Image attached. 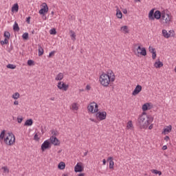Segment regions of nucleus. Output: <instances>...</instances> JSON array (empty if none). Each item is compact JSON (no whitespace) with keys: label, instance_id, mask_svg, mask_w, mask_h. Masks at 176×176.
I'll list each match as a JSON object with an SVG mask.
<instances>
[{"label":"nucleus","instance_id":"obj_1","mask_svg":"<svg viewBox=\"0 0 176 176\" xmlns=\"http://www.w3.org/2000/svg\"><path fill=\"white\" fill-rule=\"evenodd\" d=\"M148 17L151 21H153L155 19L156 20H160L161 24L165 26L170 25L173 21V15H171V13L166 10L161 12L159 10H156L155 12V9H152L148 12Z\"/></svg>","mask_w":176,"mask_h":176},{"label":"nucleus","instance_id":"obj_2","mask_svg":"<svg viewBox=\"0 0 176 176\" xmlns=\"http://www.w3.org/2000/svg\"><path fill=\"white\" fill-rule=\"evenodd\" d=\"M116 80V75L111 69L102 72L99 76V83L102 87H109L115 83Z\"/></svg>","mask_w":176,"mask_h":176},{"label":"nucleus","instance_id":"obj_3","mask_svg":"<svg viewBox=\"0 0 176 176\" xmlns=\"http://www.w3.org/2000/svg\"><path fill=\"white\" fill-rule=\"evenodd\" d=\"M153 117L148 116L146 112H142L138 118V124L142 130H152L153 129Z\"/></svg>","mask_w":176,"mask_h":176},{"label":"nucleus","instance_id":"obj_4","mask_svg":"<svg viewBox=\"0 0 176 176\" xmlns=\"http://www.w3.org/2000/svg\"><path fill=\"white\" fill-rule=\"evenodd\" d=\"M0 140L3 141L8 146H12L16 144V136L12 132L6 133V131L3 130L0 133Z\"/></svg>","mask_w":176,"mask_h":176},{"label":"nucleus","instance_id":"obj_5","mask_svg":"<svg viewBox=\"0 0 176 176\" xmlns=\"http://www.w3.org/2000/svg\"><path fill=\"white\" fill-rule=\"evenodd\" d=\"M133 52L137 57L146 56V48L144 47L141 44H135L133 45Z\"/></svg>","mask_w":176,"mask_h":176},{"label":"nucleus","instance_id":"obj_6","mask_svg":"<svg viewBox=\"0 0 176 176\" xmlns=\"http://www.w3.org/2000/svg\"><path fill=\"white\" fill-rule=\"evenodd\" d=\"M98 104L93 101L89 103L87 105V109L89 113H96L100 111Z\"/></svg>","mask_w":176,"mask_h":176},{"label":"nucleus","instance_id":"obj_7","mask_svg":"<svg viewBox=\"0 0 176 176\" xmlns=\"http://www.w3.org/2000/svg\"><path fill=\"white\" fill-rule=\"evenodd\" d=\"M107 111L99 110L96 113V118L99 122H102V120H105V119H107Z\"/></svg>","mask_w":176,"mask_h":176},{"label":"nucleus","instance_id":"obj_8","mask_svg":"<svg viewBox=\"0 0 176 176\" xmlns=\"http://www.w3.org/2000/svg\"><path fill=\"white\" fill-rule=\"evenodd\" d=\"M56 86L58 90L62 91H67L68 89H69V85L63 81H58Z\"/></svg>","mask_w":176,"mask_h":176},{"label":"nucleus","instance_id":"obj_9","mask_svg":"<svg viewBox=\"0 0 176 176\" xmlns=\"http://www.w3.org/2000/svg\"><path fill=\"white\" fill-rule=\"evenodd\" d=\"M50 148H52V143L50 140H45L41 146L42 152H45V151H47V149H50Z\"/></svg>","mask_w":176,"mask_h":176},{"label":"nucleus","instance_id":"obj_10","mask_svg":"<svg viewBox=\"0 0 176 176\" xmlns=\"http://www.w3.org/2000/svg\"><path fill=\"white\" fill-rule=\"evenodd\" d=\"M41 10L38 11L39 14H43V16H45L47 12H49V6H47V4L46 3H43L41 5Z\"/></svg>","mask_w":176,"mask_h":176},{"label":"nucleus","instance_id":"obj_11","mask_svg":"<svg viewBox=\"0 0 176 176\" xmlns=\"http://www.w3.org/2000/svg\"><path fill=\"white\" fill-rule=\"evenodd\" d=\"M151 109H153V103L152 102H146L142 106V110L143 112L151 111Z\"/></svg>","mask_w":176,"mask_h":176},{"label":"nucleus","instance_id":"obj_12","mask_svg":"<svg viewBox=\"0 0 176 176\" xmlns=\"http://www.w3.org/2000/svg\"><path fill=\"white\" fill-rule=\"evenodd\" d=\"M74 171L75 173H82V171H85V166H83V163L78 162L74 166Z\"/></svg>","mask_w":176,"mask_h":176},{"label":"nucleus","instance_id":"obj_13","mask_svg":"<svg viewBox=\"0 0 176 176\" xmlns=\"http://www.w3.org/2000/svg\"><path fill=\"white\" fill-rule=\"evenodd\" d=\"M162 34L164 38L168 39V38H171V36H174V30H169L167 32L166 30H162Z\"/></svg>","mask_w":176,"mask_h":176},{"label":"nucleus","instance_id":"obj_14","mask_svg":"<svg viewBox=\"0 0 176 176\" xmlns=\"http://www.w3.org/2000/svg\"><path fill=\"white\" fill-rule=\"evenodd\" d=\"M171 131H173V126H171V124H169L164 127L162 134H164V135H167V134H170Z\"/></svg>","mask_w":176,"mask_h":176},{"label":"nucleus","instance_id":"obj_15","mask_svg":"<svg viewBox=\"0 0 176 176\" xmlns=\"http://www.w3.org/2000/svg\"><path fill=\"white\" fill-rule=\"evenodd\" d=\"M49 140L51 144H52L54 146H58L60 144V140L55 136H51Z\"/></svg>","mask_w":176,"mask_h":176},{"label":"nucleus","instance_id":"obj_16","mask_svg":"<svg viewBox=\"0 0 176 176\" xmlns=\"http://www.w3.org/2000/svg\"><path fill=\"white\" fill-rule=\"evenodd\" d=\"M140 91H142V86L138 85L133 91L132 96L135 97V96H138V94H140Z\"/></svg>","mask_w":176,"mask_h":176},{"label":"nucleus","instance_id":"obj_17","mask_svg":"<svg viewBox=\"0 0 176 176\" xmlns=\"http://www.w3.org/2000/svg\"><path fill=\"white\" fill-rule=\"evenodd\" d=\"M120 32L121 34L126 35L127 34H130V28L128 25H122L120 28Z\"/></svg>","mask_w":176,"mask_h":176},{"label":"nucleus","instance_id":"obj_18","mask_svg":"<svg viewBox=\"0 0 176 176\" xmlns=\"http://www.w3.org/2000/svg\"><path fill=\"white\" fill-rule=\"evenodd\" d=\"M125 129L127 131H133L134 130V123L131 120H129L126 122Z\"/></svg>","mask_w":176,"mask_h":176},{"label":"nucleus","instance_id":"obj_19","mask_svg":"<svg viewBox=\"0 0 176 176\" xmlns=\"http://www.w3.org/2000/svg\"><path fill=\"white\" fill-rule=\"evenodd\" d=\"M70 109H71V111H73V112L78 111L79 110V104H78V102H73L70 105Z\"/></svg>","mask_w":176,"mask_h":176},{"label":"nucleus","instance_id":"obj_20","mask_svg":"<svg viewBox=\"0 0 176 176\" xmlns=\"http://www.w3.org/2000/svg\"><path fill=\"white\" fill-rule=\"evenodd\" d=\"M1 171L3 173V175H6L7 174H9V173H10V169H9V167H8V166H4L1 168Z\"/></svg>","mask_w":176,"mask_h":176},{"label":"nucleus","instance_id":"obj_21","mask_svg":"<svg viewBox=\"0 0 176 176\" xmlns=\"http://www.w3.org/2000/svg\"><path fill=\"white\" fill-rule=\"evenodd\" d=\"M63 79H64V73L60 72L55 76L56 82H61Z\"/></svg>","mask_w":176,"mask_h":176},{"label":"nucleus","instance_id":"obj_22","mask_svg":"<svg viewBox=\"0 0 176 176\" xmlns=\"http://www.w3.org/2000/svg\"><path fill=\"white\" fill-rule=\"evenodd\" d=\"M164 64L163 62L160 61V60H157L154 64H153V67H155V68H162V67H163Z\"/></svg>","mask_w":176,"mask_h":176},{"label":"nucleus","instance_id":"obj_23","mask_svg":"<svg viewBox=\"0 0 176 176\" xmlns=\"http://www.w3.org/2000/svg\"><path fill=\"white\" fill-rule=\"evenodd\" d=\"M11 12L12 13H17L19 12V3H16L12 6Z\"/></svg>","mask_w":176,"mask_h":176},{"label":"nucleus","instance_id":"obj_24","mask_svg":"<svg viewBox=\"0 0 176 176\" xmlns=\"http://www.w3.org/2000/svg\"><path fill=\"white\" fill-rule=\"evenodd\" d=\"M116 16L118 19H123V14L122 13V11L118 8L116 10Z\"/></svg>","mask_w":176,"mask_h":176},{"label":"nucleus","instance_id":"obj_25","mask_svg":"<svg viewBox=\"0 0 176 176\" xmlns=\"http://www.w3.org/2000/svg\"><path fill=\"white\" fill-rule=\"evenodd\" d=\"M69 34L72 41H73V42H75V41H76V33H75L74 30H69Z\"/></svg>","mask_w":176,"mask_h":176},{"label":"nucleus","instance_id":"obj_26","mask_svg":"<svg viewBox=\"0 0 176 176\" xmlns=\"http://www.w3.org/2000/svg\"><path fill=\"white\" fill-rule=\"evenodd\" d=\"M58 170H65V162H60L58 164Z\"/></svg>","mask_w":176,"mask_h":176},{"label":"nucleus","instance_id":"obj_27","mask_svg":"<svg viewBox=\"0 0 176 176\" xmlns=\"http://www.w3.org/2000/svg\"><path fill=\"white\" fill-rule=\"evenodd\" d=\"M34 124L32 119H28L25 122L24 126H31Z\"/></svg>","mask_w":176,"mask_h":176},{"label":"nucleus","instance_id":"obj_28","mask_svg":"<svg viewBox=\"0 0 176 176\" xmlns=\"http://www.w3.org/2000/svg\"><path fill=\"white\" fill-rule=\"evenodd\" d=\"M12 98H13V100H19V98H20V94L19 92L14 93L12 96Z\"/></svg>","mask_w":176,"mask_h":176},{"label":"nucleus","instance_id":"obj_29","mask_svg":"<svg viewBox=\"0 0 176 176\" xmlns=\"http://www.w3.org/2000/svg\"><path fill=\"white\" fill-rule=\"evenodd\" d=\"M13 30L14 31H20V28H19V24L17 22H14V24L13 25Z\"/></svg>","mask_w":176,"mask_h":176},{"label":"nucleus","instance_id":"obj_30","mask_svg":"<svg viewBox=\"0 0 176 176\" xmlns=\"http://www.w3.org/2000/svg\"><path fill=\"white\" fill-rule=\"evenodd\" d=\"M151 173H153V174H155L156 175H162V171L157 170L156 169L151 170Z\"/></svg>","mask_w":176,"mask_h":176},{"label":"nucleus","instance_id":"obj_31","mask_svg":"<svg viewBox=\"0 0 176 176\" xmlns=\"http://www.w3.org/2000/svg\"><path fill=\"white\" fill-rule=\"evenodd\" d=\"M4 37H5V39H6L7 41H9V39L10 38V33L9 32H5Z\"/></svg>","mask_w":176,"mask_h":176},{"label":"nucleus","instance_id":"obj_32","mask_svg":"<svg viewBox=\"0 0 176 176\" xmlns=\"http://www.w3.org/2000/svg\"><path fill=\"white\" fill-rule=\"evenodd\" d=\"M109 168H110V170H114L115 162L113 161H109Z\"/></svg>","mask_w":176,"mask_h":176},{"label":"nucleus","instance_id":"obj_33","mask_svg":"<svg viewBox=\"0 0 176 176\" xmlns=\"http://www.w3.org/2000/svg\"><path fill=\"white\" fill-rule=\"evenodd\" d=\"M6 67L8 68L9 69H16V65L8 64L7 65Z\"/></svg>","mask_w":176,"mask_h":176},{"label":"nucleus","instance_id":"obj_34","mask_svg":"<svg viewBox=\"0 0 176 176\" xmlns=\"http://www.w3.org/2000/svg\"><path fill=\"white\" fill-rule=\"evenodd\" d=\"M148 51L151 53V54L153 53H156V50L155 48H153V47H152V46L148 47Z\"/></svg>","mask_w":176,"mask_h":176},{"label":"nucleus","instance_id":"obj_35","mask_svg":"<svg viewBox=\"0 0 176 176\" xmlns=\"http://www.w3.org/2000/svg\"><path fill=\"white\" fill-rule=\"evenodd\" d=\"M43 48L42 47H38V56H43Z\"/></svg>","mask_w":176,"mask_h":176},{"label":"nucleus","instance_id":"obj_36","mask_svg":"<svg viewBox=\"0 0 176 176\" xmlns=\"http://www.w3.org/2000/svg\"><path fill=\"white\" fill-rule=\"evenodd\" d=\"M50 35H56V34H57V32L56 31L55 28H53L50 30Z\"/></svg>","mask_w":176,"mask_h":176},{"label":"nucleus","instance_id":"obj_37","mask_svg":"<svg viewBox=\"0 0 176 176\" xmlns=\"http://www.w3.org/2000/svg\"><path fill=\"white\" fill-rule=\"evenodd\" d=\"M51 133L52 134V137H56V136L58 135V133L56 130L51 131Z\"/></svg>","mask_w":176,"mask_h":176},{"label":"nucleus","instance_id":"obj_38","mask_svg":"<svg viewBox=\"0 0 176 176\" xmlns=\"http://www.w3.org/2000/svg\"><path fill=\"white\" fill-rule=\"evenodd\" d=\"M22 38L23 39H25V41H27V39H28V33L25 32L22 35Z\"/></svg>","mask_w":176,"mask_h":176},{"label":"nucleus","instance_id":"obj_39","mask_svg":"<svg viewBox=\"0 0 176 176\" xmlns=\"http://www.w3.org/2000/svg\"><path fill=\"white\" fill-rule=\"evenodd\" d=\"M34 141H39L41 140V138H39V135L38 133H36L34 136Z\"/></svg>","mask_w":176,"mask_h":176},{"label":"nucleus","instance_id":"obj_40","mask_svg":"<svg viewBox=\"0 0 176 176\" xmlns=\"http://www.w3.org/2000/svg\"><path fill=\"white\" fill-rule=\"evenodd\" d=\"M9 43V40H7L6 38L4 39V41H1V45H8Z\"/></svg>","mask_w":176,"mask_h":176},{"label":"nucleus","instance_id":"obj_41","mask_svg":"<svg viewBox=\"0 0 176 176\" xmlns=\"http://www.w3.org/2000/svg\"><path fill=\"white\" fill-rule=\"evenodd\" d=\"M28 65H34V60H28Z\"/></svg>","mask_w":176,"mask_h":176},{"label":"nucleus","instance_id":"obj_42","mask_svg":"<svg viewBox=\"0 0 176 176\" xmlns=\"http://www.w3.org/2000/svg\"><path fill=\"white\" fill-rule=\"evenodd\" d=\"M16 120H17L18 123H22V122H23V118H22V117H18V118H16Z\"/></svg>","mask_w":176,"mask_h":176},{"label":"nucleus","instance_id":"obj_43","mask_svg":"<svg viewBox=\"0 0 176 176\" xmlns=\"http://www.w3.org/2000/svg\"><path fill=\"white\" fill-rule=\"evenodd\" d=\"M152 54V58L153 60H156V57H157V54H156V52H154Z\"/></svg>","mask_w":176,"mask_h":176},{"label":"nucleus","instance_id":"obj_44","mask_svg":"<svg viewBox=\"0 0 176 176\" xmlns=\"http://www.w3.org/2000/svg\"><path fill=\"white\" fill-rule=\"evenodd\" d=\"M91 89V86H90L89 85H87L85 87V90H87V91H89V90Z\"/></svg>","mask_w":176,"mask_h":176},{"label":"nucleus","instance_id":"obj_45","mask_svg":"<svg viewBox=\"0 0 176 176\" xmlns=\"http://www.w3.org/2000/svg\"><path fill=\"white\" fill-rule=\"evenodd\" d=\"M54 53H56V52H54V51L51 52L50 53V54H49V57H50H50H53V56H54Z\"/></svg>","mask_w":176,"mask_h":176},{"label":"nucleus","instance_id":"obj_46","mask_svg":"<svg viewBox=\"0 0 176 176\" xmlns=\"http://www.w3.org/2000/svg\"><path fill=\"white\" fill-rule=\"evenodd\" d=\"M122 11L124 14H127V8H124Z\"/></svg>","mask_w":176,"mask_h":176},{"label":"nucleus","instance_id":"obj_47","mask_svg":"<svg viewBox=\"0 0 176 176\" xmlns=\"http://www.w3.org/2000/svg\"><path fill=\"white\" fill-rule=\"evenodd\" d=\"M164 141H166V142H168V141H170V137H168V136H165V138H164Z\"/></svg>","mask_w":176,"mask_h":176},{"label":"nucleus","instance_id":"obj_48","mask_svg":"<svg viewBox=\"0 0 176 176\" xmlns=\"http://www.w3.org/2000/svg\"><path fill=\"white\" fill-rule=\"evenodd\" d=\"M107 162H113V157H109L107 158Z\"/></svg>","mask_w":176,"mask_h":176},{"label":"nucleus","instance_id":"obj_49","mask_svg":"<svg viewBox=\"0 0 176 176\" xmlns=\"http://www.w3.org/2000/svg\"><path fill=\"white\" fill-rule=\"evenodd\" d=\"M30 20H31V17H30V16H28V17L27 18V19H26V21H27L28 24H30Z\"/></svg>","mask_w":176,"mask_h":176},{"label":"nucleus","instance_id":"obj_50","mask_svg":"<svg viewBox=\"0 0 176 176\" xmlns=\"http://www.w3.org/2000/svg\"><path fill=\"white\" fill-rule=\"evenodd\" d=\"M166 149H167V146L166 145H164V146H162V150L163 151H166Z\"/></svg>","mask_w":176,"mask_h":176},{"label":"nucleus","instance_id":"obj_51","mask_svg":"<svg viewBox=\"0 0 176 176\" xmlns=\"http://www.w3.org/2000/svg\"><path fill=\"white\" fill-rule=\"evenodd\" d=\"M89 120H90L91 122H95V123H96V122H97V120H96L94 118H89Z\"/></svg>","mask_w":176,"mask_h":176},{"label":"nucleus","instance_id":"obj_52","mask_svg":"<svg viewBox=\"0 0 176 176\" xmlns=\"http://www.w3.org/2000/svg\"><path fill=\"white\" fill-rule=\"evenodd\" d=\"M14 105H19V101L18 100L14 101Z\"/></svg>","mask_w":176,"mask_h":176},{"label":"nucleus","instance_id":"obj_53","mask_svg":"<svg viewBox=\"0 0 176 176\" xmlns=\"http://www.w3.org/2000/svg\"><path fill=\"white\" fill-rule=\"evenodd\" d=\"M102 163H103V166H105V164H107V160L105 159H104L102 160Z\"/></svg>","mask_w":176,"mask_h":176},{"label":"nucleus","instance_id":"obj_54","mask_svg":"<svg viewBox=\"0 0 176 176\" xmlns=\"http://www.w3.org/2000/svg\"><path fill=\"white\" fill-rule=\"evenodd\" d=\"M85 175H86V174H85V173H79V174L78 175V176H85Z\"/></svg>","mask_w":176,"mask_h":176},{"label":"nucleus","instance_id":"obj_55","mask_svg":"<svg viewBox=\"0 0 176 176\" xmlns=\"http://www.w3.org/2000/svg\"><path fill=\"white\" fill-rule=\"evenodd\" d=\"M62 176H69V173H63Z\"/></svg>","mask_w":176,"mask_h":176},{"label":"nucleus","instance_id":"obj_56","mask_svg":"<svg viewBox=\"0 0 176 176\" xmlns=\"http://www.w3.org/2000/svg\"><path fill=\"white\" fill-rule=\"evenodd\" d=\"M87 153H85L84 156H87Z\"/></svg>","mask_w":176,"mask_h":176},{"label":"nucleus","instance_id":"obj_57","mask_svg":"<svg viewBox=\"0 0 176 176\" xmlns=\"http://www.w3.org/2000/svg\"><path fill=\"white\" fill-rule=\"evenodd\" d=\"M52 14H54V12H52Z\"/></svg>","mask_w":176,"mask_h":176}]
</instances>
